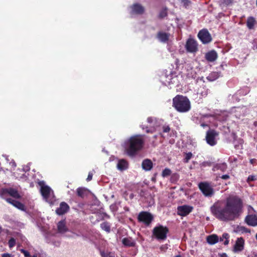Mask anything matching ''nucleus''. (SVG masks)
Listing matches in <instances>:
<instances>
[{"mask_svg": "<svg viewBox=\"0 0 257 257\" xmlns=\"http://www.w3.org/2000/svg\"><path fill=\"white\" fill-rule=\"evenodd\" d=\"M144 145L143 136L136 135L128 140L126 148V153L130 157L135 156L137 153L142 150Z\"/></svg>", "mask_w": 257, "mask_h": 257, "instance_id": "nucleus-1", "label": "nucleus"}, {"mask_svg": "<svg viewBox=\"0 0 257 257\" xmlns=\"http://www.w3.org/2000/svg\"><path fill=\"white\" fill-rule=\"evenodd\" d=\"M212 213L222 221L234 220L241 214V210H211Z\"/></svg>", "mask_w": 257, "mask_h": 257, "instance_id": "nucleus-2", "label": "nucleus"}, {"mask_svg": "<svg viewBox=\"0 0 257 257\" xmlns=\"http://www.w3.org/2000/svg\"><path fill=\"white\" fill-rule=\"evenodd\" d=\"M173 107L178 112L183 113L189 111L191 104L189 99L182 95H177L173 98Z\"/></svg>", "mask_w": 257, "mask_h": 257, "instance_id": "nucleus-3", "label": "nucleus"}, {"mask_svg": "<svg viewBox=\"0 0 257 257\" xmlns=\"http://www.w3.org/2000/svg\"><path fill=\"white\" fill-rule=\"evenodd\" d=\"M39 184L41 186V194L43 199L51 205L57 202V201L53 195V191L51 188L47 185H44L43 182H40Z\"/></svg>", "mask_w": 257, "mask_h": 257, "instance_id": "nucleus-4", "label": "nucleus"}, {"mask_svg": "<svg viewBox=\"0 0 257 257\" xmlns=\"http://www.w3.org/2000/svg\"><path fill=\"white\" fill-rule=\"evenodd\" d=\"M226 205L228 209H242V201L238 196L230 195L227 198Z\"/></svg>", "mask_w": 257, "mask_h": 257, "instance_id": "nucleus-5", "label": "nucleus"}, {"mask_svg": "<svg viewBox=\"0 0 257 257\" xmlns=\"http://www.w3.org/2000/svg\"><path fill=\"white\" fill-rule=\"evenodd\" d=\"M169 231L168 228L161 225L156 226L153 230V235L158 240H165Z\"/></svg>", "mask_w": 257, "mask_h": 257, "instance_id": "nucleus-6", "label": "nucleus"}, {"mask_svg": "<svg viewBox=\"0 0 257 257\" xmlns=\"http://www.w3.org/2000/svg\"><path fill=\"white\" fill-rule=\"evenodd\" d=\"M218 136V133L214 130H209L206 132L205 137L207 143L211 146H215L217 144L215 138Z\"/></svg>", "mask_w": 257, "mask_h": 257, "instance_id": "nucleus-7", "label": "nucleus"}, {"mask_svg": "<svg viewBox=\"0 0 257 257\" xmlns=\"http://www.w3.org/2000/svg\"><path fill=\"white\" fill-rule=\"evenodd\" d=\"M153 219V215L147 211H142L138 216L139 221L143 222L147 225H150Z\"/></svg>", "mask_w": 257, "mask_h": 257, "instance_id": "nucleus-8", "label": "nucleus"}, {"mask_svg": "<svg viewBox=\"0 0 257 257\" xmlns=\"http://www.w3.org/2000/svg\"><path fill=\"white\" fill-rule=\"evenodd\" d=\"M199 188L205 196H211L213 193V189L207 182H201L199 184Z\"/></svg>", "mask_w": 257, "mask_h": 257, "instance_id": "nucleus-9", "label": "nucleus"}, {"mask_svg": "<svg viewBox=\"0 0 257 257\" xmlns=\"http://www.w3.org/2000/svg\"><path fill=\"white\" fill-rule=\"evenodd\" d=\"M198 37L203 44H208L212 41L211 36L206 29H203L199 32Z\"/></svg>", "mask_w": 257, "mask_h": 257, "instance_id": "nucleus-10", "label": "nucleus"}, {"mask_svg": "<svg viewBox=\"0 0 257 257\" xmlns=\"http://www.w3.org/2000/svg\"><path fill=\"white\" fill-rule=\"evenodd\" d=\"M156 121V119L152 117H149L147 119V122L149 123V125L142 124L141 125V127L143 130H145L146 133H152L155 131L154 124H155Z\"/></svg>", "mask_w": 257, "mask_h": 257, "instance_id": "nucleus-11", "label": "nucleus"}, {"mask_svg": "<svg viewBox=\"0 0 257 257\" xmlns=\"http://www.w3.org/2000/svg\"><path fill=\"white\" fill-rule=\"evenodd\" d=\"M197 42L193 39H189L185 45L186 49L187 52L193 53L198 50Z\"/></svg>", "mask_w": 257, "mask_h": 257, "instance_id": "nucleus-12", "label": "nucleus"}, {"mask_svg": "<svg viewBox=\"0 0 257 257\" xmlns=\"http://www.w3.org/2000/svg\"><path fill=\"white\" fill-rule=\"evenodd\" d=\"M77 196L82 199L87 198L91 195V192L85 187H78L76 191Z\"/></svg>", "mask_w": 257, "mask_h": 257, "instance_id": "nucleus-13", "label": "nucleus"}, {"mask_svg": "<svg viewBox=\"0 0 257 257\" xmlns=\"http://www.w3.org/2000/svg\"><path fill=\"white\" fill-rule=\"evenodd\" d=\"M132 14L142 15L145 12V9L141 5L136 3L133 5L131 7Z\"/></svg>", "mask_w": 257, "mask_h": 257, "instance_id": "nucleus-14", "label": "nucleus"}, {"mask_svg": "<svg viewBox=\"0 0 257 257\" xmlns=\"http://www.w3.org/2000/svg\"><path fill=\"white\" fill-rule=\"evenodd\" d=\"M245 222L248 225L251 226H257V216L255 214L247 215L244 219Z\"/></svg>", "mask_w": 257, "mask_h": 257, "instance_id": "nucleus-15", "label": "nucleus"}, {"mask_svg": "<svg viewBox=\"0 0 257 257\" xmlns=\"http://www.w3.org/2000/svg\"><path fill=\"white\" fill-rule=\"evenodd\" d=\"M244 240L242 237L237 238L234 245L233 251L234 252H240L244 247Z\"/></svg>", "mask_w": 257, "mask_h": 257, "instance_id": "nucleus-16", "label": "nucleus"}, {"mask_svg": "<svg viewBox=\"0 0 257 257\" xmlns=\"http://www.w3.org/2000/svg\"><path fill=\"white\" fill-rule=\"evenodd\" d=\"M218 58V54L217 52L214 50L208 51L205 54V58L209 62H214Z\"/></svg>", "mask_w": 257, "mask_h": 257, "instance_id": "nucleus-17", "label": "nucleus"}, {"mask_svg": "<svg viewBox=\"0 0 257 257\" xmlns=\"http://www.w3.org/2000/svg\"><path fill=\"white\" fill-rule=\"evenodd\" d=\"M170 36V34L169 33L162 31L158 32L157 35V38L158 39L163 43L167 42L169 40Z\"/></svg>", "mask_w": 257, "mask_h": 257, "instance_id": "nucleus-18", "label": "nucleus"}, {"mask_svg": "<svg viewBox=\"0 0 257 257\" xmlns=\"http://www.w3.org/2000/svg\"><path fill=\"white\" fill-rule=\"evenodd\" d=\"M3 192L4 193L9 194L10 196L16 198H19L20 197V195H19L18 191L13 188L4 189L3 190Z\"/></svg>", "mask_w": 257, "mask_h": 257, "instance_id": "nucleus-19", "label": "nucleus"}, {"mask_svg": "<svg viewBox=\"0 0 257 257\" xmlns=\"http://www.w3.org/2000/svg\"><path fill=\"white\" fill-rule=\"evenodd\" d=\"M153 166L152 161L148 159L144 160L142 163L143 169L146 171H150L152 169Z\"/></svg>", "mask_w": 257, "mask_h": 257, "instance_id": "nucleus-20", "label": "nucleus"}, {"mask_svg": "<svg viewBox=\"0 0 257 257\" xmlns=\"http://www.w3.org/2000/svg\"><path fill=\"white\" fill-rule=\"evenodd\" d=\"M57 229L59 233H64L68 231V228L66 226L65 221L61 220L57 224Z\"/></svg>", "mask_w": 257, "mask_h": 257, "instance_id": "nucleus-21", "label": "nucleus"}, {"mask_svg": "<svg viewBox=\"0 0 257 257\" xmlns=\"http://www.w3.org/2000/svg\"><path fill=\"white\" fill-rule=\"evenodd\" d=\"M233 231L237 233H249L250 230L244 226L237 225L234 227Z\"/></svg>", "mask_w": 257, "mask_h": 257, "instance_id": "nucleus-22", "label": "nucleus"}, {"mask_svg": "<svg viewBox=\"0 0 257 257\" xmlns=\"http://www.w3.org/2000/svg\"><path fill=\"white\" fill-rule=\"evenodd\" d=\"M256 23V22L254 17L250 16L247 18L246 26L249 30L253 29Z\"/></svg>", "mask_w": 257, "mask_h": 257, "instance_id": "nucleus-23", "label": "nucleus"}, {"mask_svg": "<svg viewBox=\"0 0 257 257\" xmlns=\"http://www.w3.org/2000/svg\"><path fill=\"white\" fill-rule=\"evenodd\" d=\"M122 242L124 246H134L136 243L135 240L131 237L123 238Z\"/></svg>", "mask_w": 257, "mask_h": 257, "instance_id": "nucleus-24", "label": "nucleus"}, {"mask_svg": "<svg viewBox=\"0 0 257 257\" xmlns=\"http://www.w3.org/2000/svg\"><path fill=\"white\" fill-rule=\"evenodd\" d=\"M218 236L216 234H212L207 237V241L210 244H214L218 242Z\"/></svg>", "mask_w": 257, "mask_h": 257, "instance_id": "nucleus-25", "label": "nucleus"}, {"mask_svg": "<svg viewBox=\"0 0 257 257\" xmlns=\"http://www.w3.org/2000/svg\"><path fill=\"white\" fill-rule=\"evenodd\" d=\"M227 168V165L226 163H221V164H216L213 168V170L214 171L217 170H220L222 172H224L226 170Z\"/></svg>", "mask_w": 257, "mask_h": 257, "instance_id": "nucleus-26", "label": "nucleus"}, {"mask_svg": "<svg viewBox=\"0 0 257 257\" xmlns=\"http://www.w3.org/2000/svg\"><path fill=\"white\" fill-rule=\"evenodd\" d=\"M128 164L126 160L124 159L120 160L117 165V168L120 170H124L127 168Z\"/></svg>", "mask_w": 257, "mask_h": 257, "instance_id": "nucleus-27", "label": "nucleus"}, {"mask_svg": "<svg viewBox=\"0 0 257 257\" xmlns=\"http://www.w3.org/2000/svg\"><path fill=\"white\" fill-rule=\"evenodd\" d=\"M220 74L218 72H212L206 77V79L209 81H213L219 77Z\"/></svg>", "mask_w": 257, "mask_h": 257, "instance_id": "nucleus-28", "label": "nucleus"}, {"mask_svg": "<svg viewBox=\"0 0 257 257\" xmlns=\"http://www.w3.org/2000/svg\"><path fill=\"white\" fill-rule=\"evenodd\" d=\"M229 235L227 233H224L222 236L220 238V241H222L224 240V244L227 245L229 243Z\"/></svg>", "mask_w": 257, "mask_h": 257, "instance_id": "nucleus-29", "label": "nucleus"}, {"mask_svg": "<svg viewBox=\"0 0 257 257\" xmlns=\"http://www.w3.org/2000/svg\"><path fill=\"white\" fill-rule=\"evenodd\" d=\"M100 227L102 229L109 233L110 231V226L108 222H103L100 224Z\"/></svg>", "mask_w": 257, "mask_h": 257, "instance_id": "nucleus-30", "label": "nucleus"}, {"mask_svg": "<svg viewBox=\"0 0 257 257\" xmlns=\"http://www.w3.org/2000/svg\"><path fill=\"white\" fill-rule=\"evenodd\" d=\"M191 210H177V214L181 216H185L189 214Z\"/></svg>", "mask_w": 257, "mask_h": 257, "instance_id": "nucleus-31", "label": "nucleus"}, {"mask_svg": "<svg viewBox=\"0 0 257 257\" xmlns=\"http://www.w3.org/2000/svg\"><path fill=\"white\" fill-rule=\"evenodd\" d=\"M171 174V170L169 168H165L163 170L162 173V176L163 177H168Z\"/></svg>", "mask_w": 257, "mask_h": 257, "instance_id": "nucleus-32", "label": "nucleus"}, {"mask_svg": "<svg viewBox=\"0 0 257 257\" xmlns=\"http://www.w3.org/2000/svg\"><path fill=\"white\" fill-rule=\"evenodd\" d=\"M14 206L17 207L18 209H24V205L22 203L18 201L13 200L11 202Z\"/></svg>", "mask_w": 257, "mask_h": 257, "instance_id": "nucleus-33", "label": "nucleus"}, {"mask_svg": "<svg viewBox=\"0 0 257 257\" xmlns=\"http://www.w3.org/2000/svg\"><path fill=\"white\" fill-rule=\"evenodd\" d=\"M100 254L102 257H115L114 253L112 252L100 251Z\"/></svg>", "mask_w": 257, "mask_h": 257, "instance_id": "nucleus-34", "label": "nucleus"}, {"mask_svg": "<svg viewBox=\"0 0 257 257\" xmlns=\"http://www.w3.org/2000/svg\"><path fill=\"white\" fill-rule=\"evenodd\" d=\"M179 179V175L177 173H174L171 175L170 181L172 183L176 182Z\"/></svg>", "mask_w": 257, "mask_h": 257, "instance_id": "nucleus-35", "label": "nucleus"}, {"mask_svg": "<svg viewBox=\"0 0 257 257\" xmlns=\"http://www.w3.org/2000/svg\"><path fill=\"white\" fill-rule=\"evenodd\" d=\"M167 16V10L166 9H164V10H162L160 12L158 17L159 19H163L165 17H166Z\"/></svg>", "mask_w": 257, "mask_h": 257, "instance_id": "nucleus-36", "label": "nucleus"}, {"mask_svg": "<svg viewBox=\"0 0 257 257\" xmlns=\"http://www.w3.org/2000/svg\"><path fill=\"white\" fill-rule=\"evenodd\" d=\"M162 130L163 133H167L170 131L171 128L169 125L165 124L162 126Z\"/></svg>", "mask_w": 257, "mask_h": 257, "instance_id": "nucleus-37", "label": "nucleus"}, {"mask_svg": "<svg viewBox=\"0 0 257 257\" xmlns=\"http://www.w3.org/2000/svg\"><path fill=\"white\" fill-rule=\"evenodd\" d=\"M192 154L191 152H189L186 154L185 157L184 159V162L187 163L189 162V161L192 157Z\"/></svg>", "mask_w": 257, "mask_h": 257, "instance_id": "nucleus-38", "label": "nucleus"}, {"mask_svg": "<svg viewBox=\"0 0 257 257\" xmlns=\"http://www.w3.org/2000/svg\"><path fill=\"white\" fill-rule=\"evenodd\" d=\"M57 209H69V205L65 202H62L60 204V206Z\"/></svg>", "mask_w": 257, "mask_h": 257, "instance_id": "nucleus-39", "label": "nucleus"}, {"mask_svg": "<svg viewBox=\"0 0 257 257\" xmlns=\"http://www.w3.org/2000/svg\"><path fill=\"white\" fill-rule=\"evenodd\" d=\"M16 244V240L14 238H11L9 241V246L10 248H12Z\"/></svg>", "mask_w": 257, "mask_h": 257, "instance_id": "nucleus-40", "label": "nucleus"}, {"mask_svg": "<svg viewBox=\"0 0 257 257\" xmlns=\"http://www.w3.org/2000/svg\"><path fill=\"white\" fill-rule=\"evenodd\" d=\"M181 3L183 4L185 8H187L190 4L191 1L190 0H179Z\"/></svg>", "mask_w": 257, "mask_h": 257, "instance_id": "nucleus-41", "label": "nucleus"}, {"mask_svg": "<svg viewBox=\"0 0 257 257\" xmlns=\"http://www.w3.org/2000/svg\"><path fill=\"white\" fill-rule=\"evenodd\" d=\"M257 179H256V176H254V175H249L248 178H247V182L249 183L251 181H255Z\"/></svg>", "mask_w": 257, "mask_h": 257, "instance_id": "nucleus-42", "label": "nucleus"}, {"mask_svg": "<svg viewBox=\"0 0 257 257\" xmlns=\"http://www.w3.org/2000/svg\"><path fill=\"white\" fill-rule=\"evenodd\" d=\"M20 251L22 253H23L24 254V255L25 257H30V254L28 251H27L24 249H21L20 250Z\"/></svg>", "mask_w": 257, "mask_h": 257, "instance_id": "nucleus-43", "label": "nucleus"}, {"mask_svg": "<svg viewBox=\"0 0 257 257\" xmlns=\"http://www.w3.org/2000/svg\"><path fill=\"white\" fill-rule=\"evenodd\" d=\"M67 210H56V213L58 215H62L67 212Z\"/></svg>", "mask_w": 257, "mask_h": 257, "instance_id": "nucleus-44", "label": "nucleus"}, {"mask_svg": "<svg viewBox=\"0 0 257 257\" xmlns=\"http://www.w3.org/2000/svg\"><path fill=\"white\" fill-rule=\"evenodd\" d=\"M168 248V244H164V245H162L161 247H160V250L163 251V252H165L167 249Z\"/></svg>", "mask_w": 257, "mask_h": 257, "instance_id": "nucleus-45", "label": "nucleus"}, {"mask_svg": "<svg viewBox=\"0 0 257 257\" xmlns=\"http://www.w3.org/2000/svg\"><path fill=\"white\" fill-rule=\"evenodd\" d=\"M222 3L226 6H228L233 3V0H222Z\"/></svg>", "mask_w": 257, "mask_h": 257, "instance_id": "nucleus-46", "label": "nucleus"}, {"mask_svg": "<svg viewBox=\"0 0 257 257\" xmlns=\"http://www.w3.org/2000/svg\"><path fill=\"white\" fill-rule=\"evenodd\" d=\"M177 209H193L192 207L188 206L186 205L179 206L177 207Z\"/></svg>", "mask_w": 257, "mask_h": 257, "instance_id": "nucleus-47", "label": "nucleus"}, {"mask_svg": "<svg viewBox=\"0 0 257 257\" xmlns=\"http://www.w3.org/2000/svg\"><path fill=\"white\" fill-rule=\"evenodd\" d=\"M93 174L91 173H89L87 178L86 179L87 181H90L92 179Z\"/></svg>", "mask_w": 257, "mask_h": 257, "instance_id": "nucleus-48", "label": "nucleus"}, {"mask_svg": "<svg viewBox=\"0 0 257 257\" xmlns=\"http://www.w3.org/2000/svg\"><path fill=\"white\" fill-rule=\"evenodd\" d=\"M220 178L223 180H227L229 179L230 177L228 175L225 174L222 175Z\"/></svg>", "mask_w": 257, "mask_h": 257, "instance_id": "nucleus-49", "label": "nucleus"}, {"mask_svg": "<svg viewBox=\"0 0 257 257\" xmlns=\"http://www.w3.org/2000/svg\"><path fill=\"white\" fill-rule=\"evenodd\" d=\"M2 257H13V255L10 253H5L2 255Z\"/></svg>", "mask_w": 257, "mask_h": 257, "instance_id": "nucleus-50", "label": "nucleus"}, {"mask_svg": "<svg viewBox=\"0 0 257 257\" xmlns=\"http://www.w3.org/2000/svg\"><path fill=\"white\" fill-rule=\"evenodd\" d=\"M85 204V203H83V202L79 203L78 205V207L79 208H82L84 206Z\"/></svg>", "mask_w": 257, "mask_h": 257, "instance_id": "nucleus-51", "label": "nucleus"}, {"mask_svg": "<svg viewBox=\"0 0 257 257\" xmlns=\"http://www.w3.org/2000/svg\"><path fill=\"white\" fill-rule=\"evenodd\" d=\"M166 81L168 84H170L171 83H172V81H171V78H169V80H166Z\"/></svg>", "mask_w": 257, "mask_h": 257, "instance_id": "nucleus-52", "label": "nucleus"}, {"mask_svg": "<svg viewBox=\"0 0 257 257\" xmlns=\"http://www.w3.org/2000/svg\"><path fill=\"white\" fill-rule=\"evenodd\" d=\"M253 161H254V160H253V159H251V160H250V163L251 164H253Z\"/></svg>", "mask_w": 257, "mask_h": 257, "instance_id": "nucleus-53", "label": "nucleus"}, {"mask_svg": "<svg viewBox=\"0 0 257 257\" xmlns=\"http://www.w3.org/2000/svg\"><path fill=\"white\" fill-rule=\"evenodd\" d=\"M153 138L155 140H156L157 139V135H154L153 136Z\"/></svg>", "mask_w": 257, "mask_h": 257, "instance_id": "nucleus-54", "label": "nucleus"}, {"mask_svg": "<svg viewBox=\"0 0 257 257\" xmlns=\"http://www.w3.org/2000/svg\"><path fill=\"white\" fill-rule=\"evenodd\" d=\"M220 67H221L222 69H223V65L222 64H221L220 65Z\"/></svg>", "mask_w": 257, "mask_h": 257, "instance_id": "nucleus-55", "label": "nucleus"}, {"mask_svg": "<svg viewBox=\"0 0 257 257\" xmlns=\"http://www.w3.org/2000/svg\"><path fill=\"white\" fill-rule=\"evenodd\" d=\"M160 135H161L162 137H163V134H162V133H160Z\"/></svg>", "mask_w": 257, "mask_h": 257, "instance_id": "nucleus-56", "label": "nucleus"}, {"mask_svg": "<svg viewBox=\"0 0 257 257\" xmlns=\"http://www.w3.org/2000/svg\"><path fill=\"white\" fill-rule=\"evenodd\" d=\"M249 208H250V209H253V208L252 207H251V206H249Z\"/></svg>", "mask_w": 257, "mask_h": 257, "instance_id": "nucleus-57", "label": "nucleus"}, {"mask_svg": "<svg viewBox=\"0 0 257 257\" xmlns=\"http://www.w3.org/2000/svg\"><path fill=\"white\" fill-rule=\"evenodd\" d=\"M1 230H2V228H1V227L0 226V232H1Z\"/></svg>", "mask_w": 257, "mask_h": 257, "instance_id": "nucleus-58", "label": "nucleus"}, {"mask_svg": "<svg viewBox=\"0 0 257 257\" xmlns=\"http://www.w3.org/2000/svg\"><path fill=\"white\" fill-rule=\"evenodd\" d=\"M255 237H256V239L257 240V233L256 234Z\"/></svg>", "mask_w": 257, "mask_h": 257, "instance_id": "nucleus-59", "label": "nucleus"}, {"mask_svg": "<svg viewBox=\"0 0 257 257\" xmlns=\"http://www.w3.org/2000/svg\"><path fill=\"white\" fill-rule=\"evenodd\" d=\"M201 125H202V126H205V124H201Z\"/></svg>", "mask_w": 257, "mask_h": 257, "instance_id": "nucleus-60", "label": "nucleus"}, {"mask_svg": "<svg viewBox=\"0 0 257 257\" xmlns=\"http://www.w3.org/2000/svg\"><path fill=\"white\" fill-rule=\"evenodd\" d=\"M214 207V206H212L211 207V209H213V208Z\"/></svg>", "mask_w": 257, "mask_h": 257, "instance_id": "nucleus-61", "label": "nucleus"}, {"mask_svg": "<svg viewBox=\"0 0 257 257\" xmlns=\"http://www.w3.org/2000/svg\"><path fill=\"white\" fill-rule=\"evenodd\" d=\"M32 257H37L36 255H33Z\"/></svg>", "mask_w": 257, "mask_h": 257, "instance_id": "nucleus-62", "label": "nucleus"}]
</instances>
